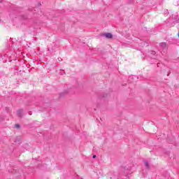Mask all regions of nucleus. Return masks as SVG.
Masks as SVG:
<instances>
[{"mask_svg":"<svg viewBox=\"0 0 179 179\" xmlns=\"http://www.w3.org/2000/svg\"><path fill=\"white\" fill-rule=\"evenodd\" d=\"M17 115L18 117H22L23 116V109H20L17 111Z\"/></svg>","mask_w":179,"mask_h":179,"instance_id":"nucleus-2","label":"nucleus"},{"mask_svg":"<svg viewBox=\"0 0 179 179\" xmlns=\"http://www.w3.org/2000/svg\"><path fill=\"white\" fill-rule=\"evenodd\" d=\"M144 164H145V167H147V169H149V162H148V161H145L144 162Z\"/></svg>","mask_w":179,"mask_h":179,"instance_id":"nucleus-4","label":"nucleus"},{"mask_svg":"<svg viewBox=\"0 0 179 179\" xmlns=\"http://www.w3.org/2000/svg\"><path fill=\"white\" fill-rule=\"evenodd\" d=\"M176 23H178V20H176Z\"/></svg>","mask_w":179,"mask_h":179,"instance_id":"nucleus-10","label":"nucleus"},{"mask_svg":"<svg viewBox=\"0 0 179 179\" xmlns=\"http://www.w3.org/2000/svg\"><path fill=\"white\" fill-rule=\"evenodd\" d=\"M150 52L151 55H156V52L154 50H150Z\"/></svg>","mask_w":179,"mask_h":179,"instance_id":"nucleus-5","label":"nucleus"},{"mask_svg":"<svg viewBox=\"0 0 179 179\" xmlns=\"http://www.w3.org/2000/svg\"><path fill=\"white\" fill-rule=\"evenodd\" d=\"M160 48L161 50H162V51H166V50H167V43H161L159 44Z\"/></svg>","mask_w":179,"mask_h":179,"instance_id":"nucleus-1","label":"nucleus"},{"mask_svg":"<svg viewBox=\"0 0 179 179\" xmlns=\"http://www.w3.org/2000/svg\"><path fill=\"white\" fill-rule=\"evenodd\" d=\"M63 94H64V92H62L61 94H60V96H63Z\"/></svg>","mask_w":179,"mask_h":179,"instance_id":"nucleus-9","label":"nucleus"},{"mask_svg":"<svg viewBox=\"0 0 179 179\" xmlns=\"http://www.w3.org/2000/svg\"><path fill=\"white\" fill-rule=\"evenodd\" d=\"M157 66H159V64H157Z\"/></svg>","mask_w":179,"mask_h":179,"instance_id":"nucleus-12","label":"nucleus"},{"mask_svg":"<svg viewBox=\"0 0 179 179\" xmlns=\"http://www.w3.org/2000/svg\"><path fill=\"white\" fill-rule=\"evenodd\" d=\"M92 159H96V155H93Z\"/></svg>","mask_w":179,"mask_h":179,"instance_id":"nucleus-7","label":"nucleus"},{"mask_svg":"<svg viewBox=\"0 0 179 179\" xmlns=\"http://www.w3.org/2000/svg\"><path fill=\"white\" fill-rule=\"evenodd\" d=\"M15 128H16L17 129H19L20 128V124H17L15 125Z\"/></svg>","mask_w":179,"mask_h":179,"instance_id":"nucleus-6","label":"nucleus"},{"mask_svg":"<svg viewBox=\"0 0 179 179\" xmlns=\"http://www.w3.org/2000/svg\"><path fill=\"white\" fill-rule=\"evenodd\" d=\"M31 114H32L31 112H29V115H31Z\"/></svg>","mask_w":179,"mask_h":179,"instance_id":"nucleus-8","label":"nucleus"},{"mask_svg":"<svg viewBox=\"0 0 179 179\" xmlns=\"http://www.w3.org/2000/svg\"><path fill=\"white\" fill-rule=\"evenodd\" d=\"M169 75H170V73L167 74V76H169Z\"/></svg>","mask_w":179,"mask_h":179,"instance_id":"nucleus-11","label":"nucleus"},{"mask_svg":"<svg viewBox=\"0 0 179 179\" xmlns=\"http://www.w3.org/2000/svg\"><path fill=\"white\" fill-rule=\"evenodd\" d=\"M0 22H1V20H0Z\"/></svg>","mask_w":179,"mask_h":179,"instance_id":"nucleus-13","label":"nucleus"},{"mask_svg":"<svg viewBox=\"0 0 179 179\" xmlns=\"http://www.w3.org/2000/svg\"><path fill=\"white\" fill-rule=\"evenodd\" d=\"M106 38H113V34L111 33H106L103 34Z\"/></svg>","mask_w":179,"mask_h":179,"instance_id":"nucleus-3","label":"nucleus"}]
</instances>
